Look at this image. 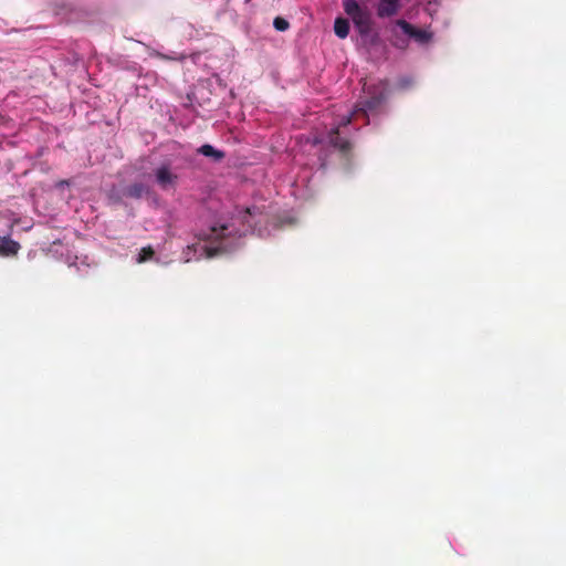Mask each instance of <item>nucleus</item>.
<instances>
[{
  "mask_svg": "<svg viewBox=\"0 0 566 566\" xmlns=\"http://www.w3.org/2000/svg\"><path fill=\"white\" fill-rule=\"evenodd\" d=\"M20 250L19 242L8 238H0V256H13Z\"/></svg>",
  "mask_w": 566,
  "mask_h": 566,
  "instance_id": "7",
  "label": "nucleus"
},
{
  "mask_svg": "<svg viewBox=\"0 0 566 566\" xmlns=\"http://www.w3.org/2000/svg\"><path fill=\"white\" fill-rule=\"evenodd\" d=\"M345 12L352 18L354 24L360 34H367L370 31V13L363 9L356 0H343Z\"/></svg>",
  "mask_w": 566,
  "mask_h": 566,
  "instance_id": "2",
  "label": "nucleus"
},
{
  "mask_svg": "<svg viewBox=\"0 0 566 566\" xmlns=\"http://www.w3.org/2000/svg\"><path fill=\"white\" fill-rule=\"evenodd\" d=\"M154 255H155V251L150 245L144 247V248H142V250L138 254L137 262L144 263V262L153 259Z\"/></svg>",
  "mask_w": 566,
  "mask_h": 566,
  "instance_id": "10",
  "label": "nucleus"
},
{
  "mask_svg": "<svg viewBox=\"0 0 566 566\" xmlns=\"http://www.w3.org/2000/svg\"><path fill=\"white\" fill-rule=\"evenodd\" d=\"M192 249L196 251V250H197V245H196V244H192V245H188V247H187V252H186V261H187V262L190 260V258H189V252H190Z\"/></svg>",
  "mask_w": 566,
  "mask_h": 566,
  "instance_id": "14",
  "label": "nucleus"
},
{
  "mask_svg": "<svg viewBox=\"0 0 566 566\" xmlns=\"http://www.w3.org/2000/svg\"><path fill=\"white\" fill-rule=\"evenodd\" d=\"M273 25L277 31H285L289 29L290 24L289 22L283 18H275L273 21Z\"/></svg>",
  "mask_w": 566,
  "mask_h": 566,
  "instance_id": "13",
  "label": "nucleus"
},
{
  "mask_svg": "<svg viewBox=\"0 0 566 566\" xmlns=\"http://www.w3.org/2000/svg\"><path fill=\"white\" fill-rule=\"evenodd\" d=\"M396 24L401 28V30L407 34L411 35L412 31H415V27H412L409 22L406 20L399 19L397 20Z\"/></svg>",
  "mask_w": 566,
  "mask_h": 566,
  "instance_id": "12",
  "label": "nucleus"
},
{
  "mask_svg": "<svg viewBox=\"0 0 566 566\" xmlns=\"http://www.w3.org/2000/svg\"><path fill=\"white\" fill-rule=\"evenodd\" d=\"M198 153L206 157L212 158L214 161H221L226 156L223 151L216 149L210 144H205L200 146L198 148Z\"/></svg>",
  "mask_w": 566,
  "mask_h": 566,
  "instance_id": "8",
  "label": "nucleus"
},
{
  "mask_svg": "<svg viewBox=\"0 0 566 566\" xmlns=\"http://www.w3.org/2000/svg\"><path fill=\"white\" fill-rule=\"evenodd\" d=\"M411 38H415L417 41L421 43H426L431 39V34L424 30L416 29L412 31Z\"/></svg>",
  "mask_w": 566,
  "mask_h": 566,
  "instance_id": "11",
  "label": "nucleus"
},
{
  "mask_svg": "<svg viewBox=\"0 0 566 566\" xmlns=\"http://www.w3.org/2000/svg\"><path fill=\"white\" fill-rule=\"evenodd\" d=\"M155 179L159 187L166 190L177 184L178 176L171 171L168 164H163L155 170Z\"/></svg>",
  "mask_w": 566,
  "mask_h": 566,
  "instance_id": "4",
  "label": "nucleus"
},
{
  "mask_svg": "<svg viewBox=\"0 0 566 566\" xmlns=\"http://www.w3.org/2000/svg\"><path fill=\"white\" fill-rule=\"evenodd\" d=\"M146 193H148V187L142 182H135L125 187L122 191V196L116 200L119 201L122 197L140 199Z\"/></svg>",
  "mask_w": 566,
  "mask_h": 566,
  "instance_id": "6",
  "label": "nucleus"
},
{
  "mask_svg": "<svg viewBox=\"0 0 566 566\" xmlns=\"http://www.w3.org/2000/svg\"><path fill=\"white\" fill-rule=\"evenodd\" d=\"M386 95L384 91L374 94L365 102L360 103L353 113L345 117L337 127L333 128L328 134L329 144L337 148L344 156H347L352 150V144L348 139L342 138L339 135L340 126L348 125L353 119H356L359 115L367 116V112L377 109L385 101Z\"/></svg>",
  "mask_w": 566,
  "mask_h": 566,
  "instance_id": "1",
  "label": "nucleus"
},
{
  "mask_svg": "<svg viewBox=\"0 0 566 566\" xmlns=\"http://www.w3.org/2000/svg\"><path fill=\"white\" fill-rule=\"evenodd\" d=\"M401 8L400 0H379L377 6L378 18L385 19L396 15Z\"/></svg>",
  "mask_w": 566,
  "mask_h": 566,
  "instance_id": "5",
  "label": "nucleus"
},
{
  "mask_svg": "<svg viewBox=\"0 0 566 566\" xmlns=\"http://www.w3.org/2000/svg\"><path fill=\"white\" fill-rule=\"evenodd\" d=\"M245 212H247L248 214H251V213H252L250 208H248Z\"/></svg>",
  "mask_w": 566,
  "mask_h": 566,
  "instance_id": "15",
  "label": "nucleus"
},
{
  "mask_svg": "<svg viewBox=\"0 0 566 566\" xmlns=\"http://www.w3.org/2000/svg\"><path fill=\"white\" fill-rule=\"evenodd\" d=\"M230 234L228 224H219L213 226L209 229L207 233L202 234L203 240L208 241H220L219 245L214 249H209L207 247H200L201 250L206 251L208 256H212L219 252H223L227 250V245L223 243V240Z\"/></svg>",
  "mask_w": 566,
  "mask_h": 566,
  "instance_id": "3",
  "label": "nucleus"
},
{
  "mask_svg": "<svg viewBox=\"0 0 566 566\" xmlns=\"http://www.w3.org/2000/svg\"><path fill=\"white\" fill-rule=\"evenodd\" d=\"M335 34L339 39H345L349 33V22L344 18H337L334 22Z\"/></svg>",
  "mask_w": 566,
  "mask_h": 566,
  "instance_id": "9",
  "label": "nucleus"
}]
</instances>
